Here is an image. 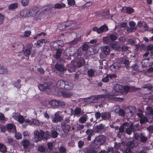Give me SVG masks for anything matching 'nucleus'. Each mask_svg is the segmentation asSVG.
Instances as JSON below:
<instances>
[{
	"label": "nucleus",
	"instance_id": "obj_30",
	"mask_svg": "<svg viewBox=\"0 0 153 153\" xmlns=\"http://www.w3.org/2000/svg\"><path fill=\"white\" fill-rule=\"evenodd\" d=\"M8 72L7 69L4 66L0 64V74H7Z\"/></svg>",
	"mask_w": 153,
	"mask_h": 153
},
{
	"label": "nucleus",
	"instance_id": "obj_59",
	"mask_svg": "<svg viewBox=\"0 0 153 153\" xmlns=\"http://www.w3.org/2000/svg\"><path fill=\"white\" fill-rule=\"evenodd\" d=\"M111 47L114 50H118L119 48V45L115 42H114L112 44Z\"/></svg>",
	"mask_w": 153,
	"mask_h": 153
},
{
	"label": "nucleus",
	"instance_id": "obj_54",
	"mask_svg": "<svg viewBox=\"0 0 153 153\" xmlns=\"http://www.w3.org/2000/svg\"><path fill=\"white\" fill-rule=\"evenodd\" d=\"M109 38L112 41H114L117 39V36L113 34H110L109 36Z\"/></svg>",
	"mask_w": 153,
	"mask_h": 153
},
{
	"label": "nucleus",
	"instance_id": "obj_49",
	"mask_svg": "<svg viewBox=\"0 0 153 153\" xmlns=\"http://www.w3.org/2000/svg\"><path fill=\"white\" fill-rule=\"evenodd\" d=\"M81 108L79 107H77L75 108L74 111V114L75 115H78L81 113Z\"/></svg>",
	"mask_w": 153,
	"mask_h": 153
},
{
	"label": "nucleus",
	"instance_id": "obj_35",
	"mask_svg": "<svg viewBox=\"0 0 153 153\" xmlns=\"http://www.w3.org/2000/svg\"><path fill=\"white\" fill-rule=\"evenodd\" d=\"M72 48H70L69 49V51L71 52L70 53H69V55L72 56H75L76 54V56H78V50L77 49L74 50V49L73 52H72Z\"/></svg>",
	"mask_w": 153,
	"mask_h": 153
},
{
	"label": "nucleus",
	"instance_id": "obj_33",
	"mask_svg": "<svg viewBox=\"0 0 153 153\" xmlns=\"http://www.w3.org/2000/svg\"><path fill=\"white\" fill-rule=\"evenodd\" d=\"M48 42L47 40L45 39H41L38 41L37 42V45L41 47L44 43L46 44Z\"/></svg>",
	"mask_w": 153,
	"mask_h": 153
},
{
	"label": "nucleus",
	"instance_id": "obj_1",
	"mask_svg": "<svg viewBox=\"0 0 153 153\" xmlns=\"http://www.w3.org/2000/svg\"><path fill=\"white\" fill-rule=\"evenodd\" d=\"M69 120H65L64 122L61 124V127L64 131L63 133L62 134V136L65 138H68L71 134L69 132L70 131L74 130V127L71 128L69 124Z\"/></svg>",
	"mask_w": 153,
	"mask_h": 153
},
{
	"label": "nucleus",
	"instance_id": "obj_57",
	"mask_svg": "<svg viewBox=\"0 0 153 153\" xmlns=\"http://www.w3.org/2000/svg\"><path fill=\"white\" fill-rule=\"evenodd\" d=\"M25 119L23 116L22 115L19 116L18 117L17 119V120L20 123H22L24 122Z\"/></svg>",
	"mask_w": 153,
	"mask_h": 153
},
{
	"label": "nucleus",
	"instance_id": "obj_61",
	"mask_svg": "<svg viewBox=\"0 0 153 153\" xmlns=\"http://www.w3.org/2000/svg\"><path fill=\"white\" fill-rule=\"evenodd\" d=\"M68 4L69 6H72L75 4V1L74 0H68Z\"/></svg>",
	"mask_w": 153,
	"mask_h": 153
},
{
	"label": "nucleus",
	"instance_id": "obj_26",
	"mask_svg": "<svg viewBox=\"0 0 153 153\" xmlns=\"http://www.w3.org/2000/svg\"><path fill=\"white\" fill-rule=\"evenodd\" d=\"M61 93L64 98L70 97L73 95L72 92L68 91H63Z\"/></svg>",
	"mask_w": 153,
	"mask_h": 153
},
{
	"label": "nucleus",
	"instance_id": "obj_28",
	"mask_svg": "<svg viewBox=\"0 0 153 153\" xmlns=\"http://www.w3.org/2000/svg\"><path fill=\"white\" fill-rule=\"evenodd\" d=\"M66 6L65 4L61 2L60 3H57L54 4V8L55 9H62L65 7Z\"/></svg>",
	"mask_w": 153,
	"mask_h": 153
},
{
	"label": "nucleus",
	"instance_id": "obj_10",
	"mask_svg": "<svg viewBox=\"0 0 153 153\" xmlns=\"http://www.w3.org/2000/svg\"><path fill=\"white\" fill-rule=\"evenodd\" d=\"M102 95H104L105 96V98H102V102L106 100L107 98L108 99L114 100V99L115 98V96H116L117 94V93H115V92L112 91V94H102Z\"/></svg>",
	"mask_w": 153,
	"mask_h": 153
},
{
	"label": "nucleus",
	"instance_id": "obj_6",
	"mask_svg": "<svg viewBox=\"0 0 153 153\" xmlns=\"http://www.w3.org/2000/svg\"><path fill=\"white\" fill-rule=\"evenodd\" d=\"M64 25L65 28H68V29L71 30H74L76 29V24L71 21H68L65 22Z\"/></svg>",
	"mask_w": 153,
	"mask_h": 153
},
{
	"label": "nucleus",
	"instance_id": "obj_24",
	"mask_svg": "<svg viewBox=\"0 0 153 153\" xmlns=\"http://www.w3.org/2000/svg\"><path fill=\"white\" fill-rule=\"evenodd\" d=\"M108 30V28L107 26L106 25L104 24L99 27V34L106 32Z\"/></svg>",
	"mask_w": 153,
	"mask_h": 153
},
{
	"label": "nucleus",
	"instance_id": "obj_31",
	"mask_svg": "<svg viewBox=\"0 0 153 153\" xmlns=\"http://www.w3.org/2000/svg\"><path fill=\"white\" fill-rule=\"evenodd\" d=\"M56 51V54L53 55V57L56 59L57 60L60 58L62 53V51L60 49H58Z\"/></svg>",
	"mask_w": 153,
	"mask_h": 153
},
{
	"label": "nucleus",
	"instance_id": "obj_48",
	"mask_svg": "<svg viewBox=\"0 0 153 153\" xmlns=\"http://www.w3.org/2000/svg\"><path fill=\"white\" fill-rule=\"evenodd\" d=\"M134 10L133 8L130 7H127L126 13L131 14L134 12Z\"/></svg>",
	"mask_w": 153,
	"mask_h": 153
},
{
	"label": "nucleus",
	"instance_id": "obj_44",
	"mask_svg": "<svg viewBox=\"0 0 153 153\" xmlns=\"http://www.w3.org/2000/svg\"><path fill=\"white\" fill-rule=\"evenodd\" d=\"M87 118V116L86 115L85 116L81 117L79 119V123H83L86 121Z\"/></svg>",
	"mask_w": 153,
	"mask_h": 153
},
{
	"label": "nucleus",
	"instance_id": "obj_40",
	"mask_svg": "<svg viewBox=\"0 0 153 153\" xmlns=\"http://www.w3.org/2000/svg\"><path fill=\"white\" fill-rule=\"evenodd\" d=\"M18 6V4L17 3H13L11 4L8 6V9L10 10H13L14 9L17 8Z\"/></svg>",
	"mask_w": 153,
	"mask_h": 153
},
{
	"label": "nucleus",
	"instance_id": "obj_7",
	"mask_svg": "<svg viewBox=\"0 0 153 153\" xmlns=\"http://www.w3.org/2000/svg\"><path fill=\"white\" fill-rule=\"evenodd\" d=\"M13 48L16 47L15 49L16 50V51L17 53H21L22 52L24 49V45L20 42L15 44V45L12 46Z\"/></svg>",
	"mask_w": 153,
	"mask_h": 153
},
{
	"label": "nucleus",
	"instance_id": "obj_12",
	"mask_svg": "<svg viewBox=\"0 0 153 153\" xmlns=\"http://www.w3.org/2000/svg\"><path fill=\"white\" fill-rule=\"evenodd\" d=\"M6 129L8 131H12L13 132L16 131V126L13 123H8L7 125Z\"/></svg>",
	"mask_w": 153,
	"mask_h": 153
},
{
	"label": "nucleus",
	"instance_id": "obj_4",
	"mask_svg": "<svg viewBox=\"0 0 153 153\" xmlns=\"http://www.w3.org/2000/svg\"><path fill=\"white\" fill-rule=\"evenodd\" d=\"M44 133L45 132L42 130L40 131V132L38 130H35L34 132L35 136L33 139L34 141L36 143H38L41 141L44 136Z\"/></svg>",
	"mask_w": 153,
	"mask_h": 153
},
{
	"label": "nucleus",
	"instance_id": "obj_22",
	"mask_svg": "<svg viewBox=\"0 0 153 153\" xmlns=\"http://www.w3.org/2000/svg\"><path fill=\"white\" fill-rule=\"evenodd\" d=\"M120 65L119 64L117 63H114L111 66V70L114 71H118L120 69Z\"/></svg>",
	"mask_w": 153,
	"mask_h": 153
},
{
	"label": "nucleus",
	"instance_id": "obj_23",
	"mask_svg": "<svg viewBox=\"0 0 153 153\" xmlns=\"http://www.w3.org/2000/svg\"><path fill=\"white\" fill-rule=\"evenodd\" d=\"M85 151L86 153H97V149L92 146L86 148Z\"/></svg>",
	"mask_w": 153,
	"mask_h": 153
},
{
	"label": "nucleus",
	"instance_id": "obj_64",
	"mask_svg": "<svg viewBox=\"0 0 153 153\" xmlns=\"http://www.w3.org/2000/svg\"><path fill=\"white\" fill-rule=\"evenodd\" d=\"M66 149L64 146H61L59 148V150L61 153H64L66 151Z\"/></svg>",
	"mask_w": 153,
	"mask_h": 153
},
{
	"label": "nucleus",
	"instance_id": "obj_63",
	"mask_svg": "<svg viewBox=\"0 0 153 153\" xmlns=\"http://www.w3.org/2000/svg\"><path fill=\"white\" fill-rule=\"evenodd\" d=\"M38 150L41 152H44L45 151V148L43 146H40L38 147Z\"/></svg>",
	"mask_w": 153,
	"mask_h": 153
},
{
	"label": "nucleus",
	"instance_id": "obj_53",
	"mask_svg": "<svg viewBox=\"0 0 153 153\" xmlns=\"http://www.w3.org/2000/svg\"><path fill=\"white\" fill-rule=\"evenodd\" d=\"M42 17V13L37 12L35 14V18L36 20H39L41 19Z\"/></svg>",
	"mask_w": 153,
	"mask_h": 153
},
{
	"label": "nucleus",
	"instance_id": "obj_2",
	"mask_svg": "<svg viewBox=\"0 0 153 153\" xmlns=\"http://www.w3.org/2000/svg\"><path fill=\"white\" fill-rule=\"evenodd\" d=\"M105 137L104 135L96 137L92 143V146L96 149H98L105 142Z\"/></svg>",
	"mask_w": 153,
	"mask_h": 153
},
{
	"label": "nucleus",
	"instance_id": "obj_37",
	"mask_svg": "<svg viewBox=\"0 0 153 153\" xmlns=\"http://www.w3.org/2000/svg\"><path fill=\"white\" fill-rule=\"evenodd\" d=\"M85 63V60L84 59L81 58L77 62V65L78 67L80 68L83 66Z\"/></svg>",
	"mask_w": 153,
	"mask_h": 153
},
{
	"label": "nucleus",
	"instance_id": "obj_25",
	"mask_svg": "<svg viewBox=\"0 0 153 153\" xmlns=\"http://www.w3.org/2000/svg\"><path fill=\"white\" fill-rule=\"evenodd\" d=\"M65 84L64 89L65 90H71L73 87V84L72 83L66 82Z\"/></svg>",
	"mask_w": 153,
	"mask_h": 153
},
{
	"label": "nucleus",
	"instance_id": "obj_36",
	"mask_svg": "<svg viewBox=\"0 0 153 153\" xmlns=\"http://www.w3.org/2000/svg\"><path fill=\"white\" fill-rule=\"evenodd\" d=\"M21 81L20 79H18L16 82H15L13 83V85L18 89H20L22 85L20 84Z\"/></svg>",
	"mask_w": 153,
	"mask_h": 153
},
{
	"label": "nucleus",
	"instance_id": "obj_18",
	"mask_svg": "<svg viewBox=\"0 0 153 153\" xmlns=\"http://www.w3.org/2000/svg\"><path fill=\"white\" fill-rule=\"evenodd\" d=\"M142 66L143 67H148L152 65L153 63L149 62V60L146 59H143L141 63Z\"/></svg>",
	"mask_w": 153,
	"mask_h": 153
},
{
	"label": "nucleus",
	"instance_id": "obj_34",
	"mask_svg": "<svg viewBox=\"0 0 153 153\" xmlns=\"http://www.w3.org/2000/svg\"><path fill=\"white\" fill-rule=\"evenodd\" d=\"M148 140L147 137L145 136L143 133H140V140L141 142L146 143Z\"/></svg>",
	"mask_w": 153,
	"mask_h": 153
},
{
	"label": "nucleus",
	"instance_id": "obj_60",
	"mask_svg": "<svg viewBox=\"0 0 153 153\" xmlns=\"http://www.w3.org/2000/svg\"><path fill=\"white\" fill-rule=\"evenodd\" d=\"M15 137L17 140L20 139L22 138V134L19 132H16L15 134Z\"/></svg>",
	"mask_w": 153,
	"mask_h": 153
},
{
	"label": "nucleus",
	"instance_id": "obj_15",
	"mask_svg": "<svg viewBox=\"0 0 153 153\" xmlns=\"http://www.w3.org/2000/svg\"><path fill=\"white\" fill-rule=\"evenodd\" d=\"M101 117L103 120H108L111 117V114L110 113L108 112L102 113Z\"/></svg>",
	"mask_w": 153,
	"mask_h": 153
},
{
	"label": "nucleus",
	"instance_id": "obj_5",
	"mask_svg": "<svg viewBox=\"0 0 153 153\" xmlns=\"http://www.w3.org/2000/svg\"><path fill=\"white\" fill-rule=\"evenodd\" d=\"M104 95H99L92 96L88 98L87 100L88 102L91 103H96L101 100L102 102V98H105Z\"/></svg>",
	"mask_w": 153,
	"mask_h": 153
},
{
	"label": "nucleus",
	"instance_id": "obj_27",
	"mask_svg": "<svg viewBox=\"0 0 153 153\" xmlns=\"http://www.w3.org/2000/svg\"><path fill=\"white\" fill-rule=\"evenodd\" d=\"M122 62L126 67V69H128L129 68H130L129 65H130L131 62L128 59H122Z\"/></svg>",
	"mask_w": 153,
	"mask_h": 153
},
{
	"label": "nucleus",
	"instance_id": "obj_45",
	"mask_svg": "<svg viewBox=\"0 0 153 153\" xmlns=\"http://www.w3.org/2000/svg\"><path fill=\"white\" fill-rule=\"evenodd\" d=\"M51 9L52 7H51L49 5H48L47 8L43 9L42 11H41V12H42L43 14H45L47 13L49 11L51 10Z\"/></svg>",
	"mask_w": 153,
	"mask_h": 153
},
{
	"label": "nucleus",
	"instance_id": "obj_17",
	"mask_svg": "<svg viewBox=\"0 0 153 153\" xmlns=\"http://www.w3.org/2000/svg\"><path fill=\"white\" fill-rule=\"evenodd\" d=\"M86 134L88 135L87 140L88 141L91 140V137L94 134V131L91 129H87L86 131Z\"/></svg>",
	"mask_w": 153,
	"mask_h": 153
},
{
	"label": "nucleus",
	"instance_id": "obj_46",
	"mask_svg": "<svg viewBox=\"0 0 153 153\" xmlns=\"http://www.w3.org/2000/svg\"><path fill=\"white\" fill-rule=\"evenodd\" d=\"M51 137L53 138H56L58 137L59 133L56 131L52 130L51 131Z\"/></svg>",
	"mask_w": 153,
	"mask_h": 153
},
{
	"label": "nucleus",
	"instance_id": "obj_9",
	"mask_svg": "<svg viewBox=\"0 0 153 153\" xmlns=\"http://www.w3.org/2000/svg\"><path fill=\"white\" fill-rule=\"evenodd\" d=\"M55 69L58 71L62 72V74L64 75H67L66 73V71H67L66 69H65L62 66L58 64H56L54 67Z\"/></svg>",
	"mask_w": 153,
	"mask_h": 153
},
{
	"label": "nucleus",
	"instance_id": "obj_47",
	"mask_svg": "<svg viewBox=\"0 0 153 153\" xmlns=\"http://www.w3.org/2000/svg\"><path fill=\"white\" fill-rule=\"evenodd\" d=\"M105 127V125L102 124H100L97 125L96 126V129L98 131H99L103 129Z\"/></svg>",
	"mask_w": 153,
	"mask_h": 153
},
{
	"label": "nucleus",
	"instance_id": "obj_50",
	"mask_svg": "<svg viewBox=\"0 0 153 153\" xmlns=\"http://www.w3.org/2000/svg\"><path fill=\"white\" fill-rule=\"evenodd\" d=\"M75 128L76 131H79L83 129L84 128V126L83 125L77 124L75 126Z\"/></svg>",
	"mask_w": 153,
	"mask_h": 153
},
{
	"label": "nucleus",
	"instance_id": "obj_58",
	"mask_svg": "<svg viewBox=\"0 0 153 153\" xmlns=\"http://www.w3.org/2000/svg\"><path fill=\"white\" fill-rule=\"evenodd\" d=\"M29 0H22L21 3L24 6H26L28 5Z\"/></svg>",
	"mask_w": 153,
	"mask_h": 153
},
{
	"label": "nucleus",
	"instance_id": "obj_39",
	"mask_svg": "<svg viewBox=\"0 0 153 153\" xmlns=\"http://www.w3.org/2000/svg\"><path fill=\"white\" fill-rule=\"evenodd\" d=\"M92 3L91 1H88L85 4L83 5L82 6L79 7V9H82L86 7H88L92 5Z\"/></svg>",
	"mask_w": 153,
	"mask_h": 153
},
{
	"label": "nucleus",
	"instance_id": "obj_42",
	"mask_svg": "<svg viewBox=\"0 0 153 153\" xmlns=\"http://www.w3.org/2000/svg\"><path fill=\"white\" fill-rule=\"evenodd\" d=\"M110 51V48L108 46H105L104 47L102 51L103 53L106 55L108 54L109 53Z\"/></svg>",
	"mask_w": 153,
	"mask_h": 153
},
{
	"label": "nucleus",
	"instance_id": "obj_29",
	"mask_svg": "<svg viewBox=\"0 0 153 153\" xmlns=\"http://www.w3.org/2000/svg\"><path fill=\"white\" fill-rule=\"evenodd\" d=\"M51 46L52 49L56 50L58 49H59V46H61L56 41H54L51 44Z\"/></svg>",
	"mask_w": 153,
	"mask_h": 153
},
{
	"label": "nucleus",
	"instance_id": "obj_19",
	"mask_svg": "<svg viewBox=\"0 0 153 153\" xmlns=\"http://www.w3.org/2000/svg\"><path fill=\"white\" fill-rule=\"evenodd\" d=\"M66 82L62 80H59L57 83V86L60 89H63L64 88Z\"/></svg>",
	"mask_w": 153,
	"mask_h": 153
},
{
	"label": "nucleus",
	"instance_id": "obj_8",
	"mask_svg": "<svg viewBox=\"0 0 153 153\" xmlns=\"http://www.w3.org/2000/svg\"><path fill=\"white\" fill-rule=\"evenodd\" d=\"M134 145L135 143L133 141H130L128 142L126 144V148L124 151L128 152L130 153V152L132 153L131 150L134 148Z\"/></svg>",
	"mask_w": 153,
	"mask_h": 153
},
{
	"label": "nucleus",
	"instance_id": "obj_55",
	"mask_svg": "<svg viewBox=\"0 0 153 153\" xmlns=\"http://www.w3.org/2000/svg\"><path fill=\"white\" fill-rule=\"evenodd\" d=\"M137 29L136 27H128L127 28V30L128 33H131L135 31Z\"/></svg>",
	"mask_w": 153,
	"mask_h": 153
},
{
	"label": "nucleus",
	"instance_id": "obj_20",
	"mask_svg": "<svg viewBox=\"0 0 153 153\" xmlns=\"http://www.w3.org/2000/svg\"><path fill=\"white\" fill-rule=\"evenodd\" d=\"M123 86L122 85H117L114 86V89L115 91H116L115 93H117V95L118 94L117 92L122 93V92H123Z\"/></svg>",
	"mask_w": 153,
	"mask_h": 153
},
{
	"label": "nucleus",
	"instance_id": "obj_41",
	"mask_svg": "<svg viewBox=\"0 0 153 153\" xmlns=\"http://www.w3.org/2000/svg\"><path fill=\"white\" fill-rule=\"evenodd\" d=\"M7 151L6 147L3 143H0V152L5 153Z\"/></svg>",
	"mask_w": 153,
	"mask_h": 153
},
{
	"label": "nucleus",
	"instance_id": "obj_38",
	"mask_svg": "<svg viewBox=\"0 0 153 153\" xmlns=\"http://www.w3.org/2000/svg\"><path fill=\"white\" fill-rule=\"evenodd\" d=\"M48 104L49 105H50L52 106H58V100H53L49 101Z\"/></svg>",
	"mask_w": 153,
	"mask_h": 153
},
{
	"label": "nucleus",
	"instance_id": "obj_11",
	"mask_svg": "<svg viewBox=\"0 0 153 153\" xmlns=\"http://www.w3.org/2000/svg\"><path fill=\"white\" fill-rule=\"evenodd\" d=\"M138 124H137L134 126L133 123H131L129 126V127L126 128L125 130V132L127 134L130 135L132 134V132L134 129V127H138Z\"/></svg>",
	"mask_w": 153,
	"mask_h": 153
},
{
	"label": "nucleus",
	"instance_id": "obj_32",
	"mask_svg": "<svg viewBox=\"0 0 153 153\" xmlns=\"http://www.w3.org/2000/svg\"><path fill=\"white\" fill-rule=\"evenodd\" d=\"M131 88H132V87L128 86L123 87V92H122V94H123V95H126L128 93V91H130Z\"/></svg>",
	"mask_w": 153,
	"mask_h": 153
},
{
	"label": "nucleus",
	"instance_id": "obj_16",
	"mask_svg": "<svg viewBox=\"0 0 153 153\" xmlns=\"http://www.w3.org/2000/svg\"><path fill=\"white\" fill-rule=\"evenodd\" d=\"M38 88L40 91H44L48 89L49 86L47 83L45 82L42 84H39L38 85Z\"/></svg>",
	"mask_w": 153,
	"mask_h": 153
},
{
	"label": "nucleus",
	"instance_id": "obj_13",
	"mask_svg": "<svg viewBox=\"0 0 153 153\" xmlns=\"http://www.w3.org/2000/svg\"><path fill=\"white\" fill-rule=\"evenodd\" d=\"M55 116L52 121L54 123H57L59 122H60L63 119V117L61 116H60L57 113H56L54 114Z\"/></svg>",
	"mask_w": 153,
	"mask_h": 153
},
{
	"label": "nucleus",
	"instance_id": "obj_14",
	"mask_svg": "<svg viewBox=\"0 0 153 153\" xmlns=\"http://www.w3.org/2000/svg\"><path fill=\"white\" fill-rule=\"evenodd\" d=\"M137 115L139 117L141 118L140 120V124H143L145 123L148 122L149 120L146 117H144L143 114L139 113L137 114Z\"/></svg>",
	"mask_w": 153,
	"mask_h": 153
},
{
	"label": "nucleus",
	"instance_id": "obj_21",
	"mask_svg": "<svg viewBox=\"0 0 153 153\" xmlns=\"http://www.w3.org/2000/svg\"><path fill=\"white\" fill-rule=\"evenodd\" d=\"M21 145L23 146L24 148L28 147L30 144L29 140L24 139L20 143Z\"/></svg>",
	"mask_w": 153,
	"mask_h": 153
},
{
	"label": "nucleus",
	"instance_id": "obj_56",
	"mask_svg": "<svg viewBox=\"0 0 153 153\" xmlns=\"http://www.w3.org/2000/svg\"><path fill=\"white\" fill-rule=\"evenodd\" d=\"M21 16L23 17L26 16L27 15V11L25 10H23L21 11L20 13Z\"/></svg>",
	"mask_w": 153,
	"mask_h": 153
},
{
	"label": "nucleus",
	"instance_id": "obj_62",
	"mask_svg": "<svg viewBox=\"0 0 153 153\" xmlns=\"http://www.w3.org/2000/svg\"><path fill=\"white\" fill-rule=\"evenodd\" d=\"M94 115L97 119H99L101 117V114L99 111L96 112Z\"/></svg>",
	"mask_w": 153,
	"mask_h": 153
},
{
	"label": "nucleus",
	"instance_id": "obj_52",
	"mask_svg": "<svg viewBox=\"0 0 153 153\" xmlns=\"http://www.w3.org/2000/svg\"><path fill=\"white\" fill-rule=\"evenodd\" d=\"M88 75L89 77H91L94 74V71L92 69L88 70L87 72Z\"/></svg>",
	"mask_w": 153,
	"mask_h": 153
},
{
	"label": "nucleus",
	"instance_id": "obj_3",
	"mask_svg": "<svg viewBox=\"0 0 153 153\" xmlns=\"http://www.w3.org/2000/svg\"><path fill=\"white\" fill-rule=\"evenodd\" d=\"M105 137L104 135L96 137L92 143V146L96 149H98L105 142Z\"/></svg>",
	"mask_w": 153,
	"mask_h": 153
},
{
	"label": "nucleus",
	"instance_id": "obj_51",
	"mask_svg": "<svg viewBox=\"0 0 153 153\" xmlns=\"http://www.w3.org/2000/svg\"><path fill=\"white\" fill-rule=\"evenodd\" d=\"M31 53L30 50L29 49H26L24 51V54L26 57H29Z\"/></svg>",
	"mask_w": 153,
	"mask_h": 153
},
{
	"label": "nucleus",
	"instance_id": "obj_43",
	"mask_svg": "<svg viewBox=\"0 0 153 153\" xmlns=\"http://www.w3.org/2000/svg\"><path fill=\"white\" fill-rule=\"evenodd\" d=\"M51 137V135L48 131H46L44 133V136H43L42 140H47Z\"/></svg>",
	"mask_w": 153,
	"mask_h": 153
}]
</instances>
